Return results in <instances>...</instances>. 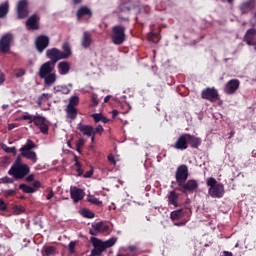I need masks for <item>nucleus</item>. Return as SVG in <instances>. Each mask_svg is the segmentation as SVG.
<instances>
[{
    "label": "nucleus",
    "instance_id": "nucleus-1",
    "mask_svg": "<svg viewBox=\"0 0 256 256\" xmlns=\"http://www.w3.org/2000/svg\"><path fill=\"white\" fill-rule=\"evenodd\" d=\"M35 147H37V145H35L31 139H28L26 144L20 148L21 155L17 156L11 167H21L22 165H25L21 162V156L33 163H37V153L35 151H31L32 149H35Z\"/></svg>",
    "mask_w": 256,
    "mask_h": 256
},
{
    "label": "nucleus",
    "instance_id": "nucleus-2",
    "mask_svg": "<svg viewBox=\"0 0 256 256\" xmlns=\"http://www.w3.org/2000/svg\"><path fill=\"white\" fill-rule=\"evenodd\" d=\"M206 185L210 187L208 193L213 199H221L225 195V186L222 183H218L215 178H208Z\"/></svg>",
    "mask_w": 256,
    "mask_h": 256
},
{
    "label": "nucleus",
    "instance_id": "nucleus-3",
    "mask_svg": "<svg viewBox=\"0 0 256 256\" xmlns=\"http://www.w3.org/2000/svg\"><path fill=\"white\" fill-rule=\"evenodd\" d=\"M127 26L123 24H118L112 27L111 41L114 45H123L127 40Z\"/></svg>",
    "mask_w": 256,
    "mask_h": 256
},
{
    "label": "nucleus",
    "instance_id": "nucleus-4",
    "mask_svg": "<svg viewBox=\"0 0 256 256\" xmlns=\"http://www.w3.org/2000/svg\"><path fill=\"white\" fill-rule=\"evenodd\" d=\"M29 173H31V168H29V165L27 164L11 167L8 171V175H12L15 181L25 179V177H27Z\"/></svg>",
    "mask_w": 256,
    "mask_h": 256
},
{
    "label": "nucleus",
    "instance_id": "nucleus-5",
    "mask_svg": "<svg viewBox=\"0 0 256 256\" xmlns=\"http://www.w3.org/2000/svg\"><path fill=\"white\" fill-rule=\"evenodd\" d=\"M198 188H199V183H197V180H193V179L178 184V191L184 194L195 193V191H197Z\"/></svg>",
    "mask_w": 256,
    "mask_h": 256
},
{
    "label": "nucleus",
    "instance_id": "nucleus-6",
    "mask_svg": "<svg viewBox=\"0 0 256 256\" xmlns=\"http://www.w3.org/2000/svg\"><path fill=\"white\" fill-rule=\"evenodd\" d=\"M13 42V34L8 33L1 37L0 39V53L2 55H7L11 51V43Z\"/></svg>",
    "mask_w": 256,
    "mask_h": 256
},
{
    "label": "nucleus",
    "instance_id": "nucleus-7",
    "mask_svg": "<svg viewBox=\"0 0 256 256\" xmlns=\"http://www.w3.org/2000/svg\"><path fill=\"white\" fill-rule=\"evenodd\" d=\"M176 183L179 185L180 183H185L187 179H189V168L185 164H181L177 167L175 173Z\"/></svg>",
    "mask_w": 256,
    "mask_h": 256
},
{
    "label": "nucleus",
    "instance_id": "nucleus-8",
    "mask_svg": "<svg viewBox=\"0 0 256 256\" xmlns=\"http://www.w3.org/2000/svg\"><path fill=\"white\" fill-rule=\"evenodd\" d=\"M201 97L210 103H215L219 99V91L215 87H207L202 90Z\"/></svg>",
    "mask_w": 256,
    "mask_h": 256
},
{
    "label": "nucleus",
    "instance_id": "nucleus-9",
    "mask_svg": "<svg viewBox=\"0 0 256 256\" xmlns=\"http://www.w3.org/2000/svg\"><path fill=\"white\" fill-rule=\"evenodd\" d=\"M32 123L36 127H39L43 135H49V125L47 124V118L43 116H33Z\"/></svg>",
    "mask_w": 256,
    "mask_h": 256
},
{
    "label": "nucleus",
    "instance_id": "nucleus-10",
    "mask_svg": "<svg viewBox=\"0 0 256 256\" xmlns=\"http://www.w3.org/2000/svg\"><path fill=\"white\" fill-rule=\"evenodd\" d=\"M255 8L256 0H245L238 6L241 15H249V13L255 11Z\"/></svg>",
    "mask_w": 256,
    "mask_h": 256
},
{
    "label": "nucleus",
    "instance_id": "nucleus-11",
    "mask_svg": "<svg viewBox=\"0 0 256 256\" xmlns=\"http://www.w3.org/2000/svg\"><path fill=\"white\" fill-rule=\"evenodd\" d=\"M49 43H50L49 36L39 35L35 39V48L38 51V53H43V51H45V49L49 47Z\"/></svg>",
    "mask_w": 256,
    "mask_h": 256
},
{
    "label": "nucleus",
    "instance_id": "nucleus-12",
    "mask_svg": "<svg viewBox=\"0 0 256 256\" xmlns=\"http://www.w3.org/2000/svg\"><path fill=\"white\" fill-rule=\"evenodd\" d=\"M46 57L50 59L48 62L52 63V65H57V62L63 59L61 50H59L58 48L48 49L46 51Z\"/></svg>",
    "mask_w": 256,
    "mask_h": 256
},
{
    "label": "nucleus",
    "instance_id": "nucleus-13",
    "mask_svg": "<svg viewBox=\"0 0 256 256\" xmlns=\"http://www.w3.org/2000/svg\"><path fill=\"white\" fill-rule=\"evenodd\" d=\"M109 231V225H105L103 222H97L92 224V228H90L89 233L93 237H97L99 233H107Z\"/></svg>",
    "mask_w": 256,
    "mask_h": 256
},
{
    "label": "nucleus",
    "instance_id": "nucleus-14",
    "mask_svg": "<svg viewBox=\"0 0 256 256\" xmlns=\"http://www.w3.org/2000/svg\"><path fill=\"white\" fill-rule=\"evenodd\" d=\"M183 217H191V208H182L175 211H172L170 214V219L172 221H179Z\"/></svg>",
    "mask_w": 256,
    "mask_h": 256
},
{
    "label": "nucleus",
    "instance_id": "nucleus-15",
    "mask_svg": "<svg viewBox=\"0 0 256 256\" xmlns=\"http://www.w3.org/2000/svg\"><path fill=\"white\" fill-rule=\"evenodd\" d=\"M239 85H241V82L239 80H229L224 87V93H226V95H235L237 89H239Z\"/></svg>",
    "mask_w": 256,
    "mask_h": 256
},
{
    "label": "nucleus",
    "instance_id": "nucleus-16",
    "mask_svg": "<svg viewBox=\"0 0 256 256\" xmlns=\"http://www.w3.org/2000/svg\"><path fill=\"white\" fill-rule=\"evenodd\" d=\"M27 0H20L17 4L18 19H26L29 17V8L27 7Z\"/></svg>",
    "mask_w": 256,
    "mask_h": 256
},
{
    "label": "nucleus",
    "instance_id": "nucleus-17",
    "mask_svg": "<svg viewBox=\"0 0 256 256\" xmlns=\"http://www.w3.org/2000/svg\"><path fill=\"white\" fill-rule=\"evenodd\" d=\"M70 197L74 203H79L85 197V192L83 189L77 188V186H72L70 187Z\"/></svg>",
    "mask_w": 256,
    "mask_h": 256
},
{
    "label": "nucleus",
    "instance_id": "nucleus-18",
    "mask_svg": "<svg viewBox=\"0 0 256 256\" xmlns=\"http://www.w3.org/2000/svg\"><path fill=\"white\" fill-rule=\"evenodd\" d=\"M55 69V64H52L51 62H45L44 64H42L40 66V69H39V72H38V75L40 77V79L42 77H45L46 75H49L51 73H53Z\"/></svg>",
    "mask_w": 256,
    "mask_h": 256
},
{
    "label": "nucleus",
    "instance_id": "nucleus-19",
    "mask_svg": "<svg viewBox=\"0 0 256 256\" xmlns=\"http://www.w3.org/2000/svg\"><path fill=\"white\" fill-rule=\"evenodd\" d=\"M39 20V16L37 14H33L26 21V27H28L30 31H37L39 29Z\"/></svg>",
    "mask_w": 256,
    "mask_h": 256
},
{
    "label": "nucleus",
    "instance_id": "nucleus-20",
    "mask_svg": "<svg viewBox=\"0 0 256 256\" xmlns=\"http://www.w3.org/2000/svg\"><path fill=\"white\" fill-rule=\"evenodd\" d=\"M189 145L187 142V133L182 134L174 144V149H178L179 151H185L188 149Z\"/></svg>",
    "mask_w": 256,
    "mask_h": 256
},
{
    "label": "nucleus",
    "instance_id": "nucleus-21",
    "mask_svg": "<svg viewBox=\"0 0 256 256\" xmlns=\"http://www.w3.org/2000/svg\"><path fill=\"white\" fill-rule=\"evenodd\" d=\"M187 143L192 149H199L201 147L202 140L200 137L186 133Z\"/></svg>",
    "mask_w": 256,
    "mask_h": 256
},
{
    "label": "nucleus",
    "instance_id": "nucleus-22",
    "mask_svg": "<svg viewBox=\"0 0 256 256\" xmlns=\"http://www.w3.org/2000/svg\"><path fill=\"white\" fill-rule=\"evenodd\" d=\"M92 44H93V38L90 32L85 31L82 35V41H81V45L83 49H89Z\"/></svg>",
    "mask_w": 256,
    "mask_h": 256
},
{
    "label": "nucleus",
    "instance_id": "nucleus-23",
    "mask_svg": "<svg viewBox=\"0 0 256 256\" xmlns=\"http://www.w3.org/2000/svg\"><path fill=\"white\" fill-rule=\"evenodd\" d=\"M62 49L61 55L62 59H69L73 55V51L71 50V44L69 42H64L62 44Z\"/></svg>",
    "mask_w": 256,
    "mask_h": 256
},
{
    "label": "nucleus",
    "instance_id": "nucleus-24",
    "mask_svg": "<svg viewBox=\"0 0 256 256\" xmlns=\"http://www.w3.org/2000/svg\"><path fill=\"white\" fill-rule=\"evenodd\" d=\"M78 130L86 137H91V135H93V126L91 125H85L80 123L78 124Z\"/></svg>",
    "mask_w": 256,
    "mask_h": 256
},
{
    "label": "nucleus",
    "instance_id": "nucleus-25",
    "mask_svg": "<svg viewBox=\"0 0 256 256\" xmlns=\"http://www.w3.org/2000/svg\"><path fill=\"white\" fill-rule=\"evenodd\" d=\"M179 193L175 192L174 190L169 192L168 195V203L169 205H173L174 207H179Z\"/></svg>",
    "mask_w": 256,
    "mask_h": 256
},
{
    "label": "nucleus",
    "instance_id": "nucleus-26",
    "mask_svg": "<svg viewBox=\"0 0 256 256\" xmlns=\"http://www.w3.org/2000/svg\"><path fill=\"white\" fill-rule=\"evenodd\" d=\"M133 9H135L133 3L131 1H127L119 6V13H126V15H129V13H131V10Z\"/></svg>",
    "mask_w": 256,
    "mask_h": 256
},
{
    "label": "nucleus",
    "instance_id": "nucleus-27",
    "mask_svg": "<svg viewBox=\"0 0 256 256\" xmlns=\"http://www.w3.org/2000/svg\"><path fill=\"white\" fill-rule=\"evenodd\" d=\"M40 79L44 80L45 87H51L57 81V74L55 72H52L51 74H47L45 77H42Z\"/></svg>",
    "mask_w": 256,
    "mask_h": 256
},
{
    "label": "nucleus",
    "instance_id": "nucleus-28",
    "mask_svg": "<svg viewBox=\"0 0 256 256\" xmlns=\"http://www.w3.org/2000/svg\"><path fill=\"white\" fill-rule=\"evenodd\" d=\"M255 35H256V29L255 28L248 29L246 31L245 36H244V41L248 45H253V39H255Z\"/></svg>",
    "mask_w": 256,
    "mask_h": 256
},
{
    "label": "nucleus",
    "instance_id": "nucleus-29",
    "mask_svg": "<svg viewBox=\"0 0 256 256\" xmlns=\"http://www.w3.org/2000/svg\"><path fill=\"white\" fill-rule=\"evenodd\" d=\"M85 15L91 17V15H93V12L91 11V9H89V7L82 6L80 7V9L77 10L76 17L77 19H81L82 17H85Z\"/></svg>",
    "mask_w": 256,
    "mask_h": 256
},
{
    "label": "nucleus",
    "instance_id": "nucleus-30",
    "mask_svg": "<svg viewBox=\"0 0 256 256\" xmlns=\"http://www.w3.org/2000/svg\"><path fill=\"white\" fill-rule=\"evenodd\" d=\"M58 70L60 75H67L71 71V65L67 61L60 62L58 64Z\"/></svg>",
    "mask_w": 256,
    "mask_h": 256
},
{
    "label": "nucleus",
    "instance_id": "nucleus-31",
    "mask_svg": "<svg viewBox=\"0 0 256 256\" xmlns=\"http://www.w3.org/2000/svg\"><path fill=\"white\" fill-rule=\"evenodd\" d=\"M90 242H91L92 246L94 247V249H98L102 252L105 251V246L101 239H99L97 237H91Z\"/></svg>",
    "mask_w": 256,
    "mask_h": 256
},
{
    "label": "nucleus",
    "instance_id": "nucleus-32",
    "mask_svg": "<svg viewBox=\"0 0 256 256\" xmlns=\"http://www.w3.org/2000/svg\"><path fill=\"white\" fill-rule=\"evenodd\" d=\"M65 111L67 114V119H70L71 121H75V119H77V113H78L77 108L67 106Z\"/></svg>",
    "mask_w": 256,
    "mask_h": 256
},
{
    "label": "nucleus",
    "instance_id": "nucleus-33",
    "mask_svg": "<svg viewBox=\"0 0 256 256\" xmlns=\"http://www.w3.org/2000/svg\"><path fill=\"white\" fill-rule=\"evenodd\" d=\"M54 93H62V95H69L71 93V89L66 85H58L53 88Z\"/></svg>",
    "mask_w": 256,
    "mask_h": 256
},
{
    "label": "nucleus",
    "instance_id": "nucleus-34",
    "mask_svg": "<svg viewBox=\"0 0 256 256\" xmlns=\"http://www.w3.org/2000/svg\"><path fill=\"white\" fill-rule=\"evenodd\" d=\"M57 253V249L55 246H44L42 250V255L43 256H51L55 255Z\"/></svg>",
    "mask_w": 256,
    "mask_h": 256
},
{
    "label": "nucleus",
    "instance_id": "nucleus-35",
    "mask_svg": "<svg viewBox=\"0 0 256 256\" xmlns=\"http://www.w3.org/2000/svg\"><path fill=\"white\" fill-rule=\"evenodd\" d=\"M7 13H9V3L5 2L0 5V19H3Z\"/></svg>",
    "mask_w": 256,
    "mask_h": 256
},
{
    "label": "nucleus",
    "instance_id": "nucleus-36",
    "mask_svg": "<svg viewBox=\"0 0 256 256\" xmlns=\"http://www.w3.org/2000/svg\"><path fill=\"white\" fill-rule=\"evenodd\" d=\"M87 201L88 203L96 205L97 207H99V205H103V201H100L97 197L91 194L87 196Z\"/></svg>",
    "mask_w": 256,
    "mask_h": 256
},
{
    "label": "nucleus",
    "instance_id": "nucleus-37",
    "mask_svg": "<svg viewBox=\"0 0 256 256\" xmlns=\"http://www.w3.org/2000/svg\"><path fill=\"white\" fill-rule=\"evenodd\" d=\"M80 214L82 215V217H85V219H94L95 218V213L86 208L82 209L80 211Z\"/></svg>",
    "mask_w": 256,
    "mask_h": 256
},
{
    "label": "nucleus",
    "instance_id": "nucleus-38",
    "mask_svg": "<svg viewBox=\"0 0 256 256\" xmlns=\"http://www.w3.org/2000/svg\"><path fill=\"white\" fill-rule=\"evenodd\" d=\"M51 99V96L48 93H43L40 95L36 101L37 105H43V103H47Z\"/></svg>",
    "mask_w": 256,
    "mask_h": 256
},
{
    "label": "nucleus",
    "instance_id": "nucleus-39",
    "mask_svg": "<svg viewBox=\"0 0 256 256\" xmlns=\"http://www.w3.org/2000/svg\"><path fill=\"white\" fill-rule=\"evenodd\" d=\"M20 191H23V193H35L36 189L28 186L27 184H20L19 185Z\"/></svg>",
    "mask_w": 256,
    "mask_h": 256
},
{
    "label": "nucleus",
    "instance_id": "nucleus-40",
    "mask_svg": "<svg viewBox=\"0 0 256 256\" xmlns=\"http://www.w3.org/2000/svg\"><path fill=\"white\" fill-rule=\"evenodd\" d=\"M117 243V238L112 237L106 241H103V245H104V249H109L111 247H113V245H115Z\"/></svg>",
    "mask_w": 256,
    "mask_h": 256
},
{
    "label": "nucleus",
    "instance_id": "nucleus-41",
    "mask_svg": "<svg viewBox=\"0 0 256 256\" xmlns=\"http://www.w3.org/2000/svg\"><path fill=\"white\" fill-rule=\"evenodd\" d=\"M77 105H79V96L70 97L67 107H77Z\"/></svg>",
    "mask_w": 256,
    "mask_h": 256
},
{
    "label": "nucleus",
    "instance_id": "nucleus-42",
    "mask_svg": "<svg viewBox=\"0 0 256 256\" xmlns=\"http://www.w3.org/2000/svg\"><path fill=\"white\" fill-rule=\"evenodd\" d=\"M3 151L5 153H12L13 155H17V148L15 147H8L7 145H2Z\"/></svg>",
    "mask_w": 256,
    "mask_h": 256
},
{
    "label": "nucleus",
    "instance_id": "nucleus-43",
    "mask_svg": "<svg viewBox=\"0 0 256 256\" xmlns=\"http://www.w3.org/2000/svg\"><path fill=\"white\" fill-rule=\"evenodd\" d=\"M15 179L9 178V176H4L0 178V184L8 185L14 183Z\"/></svg>",
    "mask_w": 256,
    "mask_h": 256
},
{
    "label": "nucleus",
    "instance_id": "nucleus-44",
    "mask_svg": "<svg viewBox=\"0 0 256 256\" xmlns=\"http://www.w3.org/2000/svg\"><path fill=\"white\" fill-rule=\"evenodd\" d=\"M118 19H119L120 23H127V25H129V22L131 21L129 19V17L123 16V13H121V12H119V14H118Z\"/></svg>",
    "mask_w": 256,
    "mask_h": 256
},
{
    "label": "nucleus",
    "instance_id": "nucleus-45",
    "mask_svg": "<svg viewBox=\"0 0 256 256\" xmlns=\"http://www.w3.org/2000/svg\"><path fill=\"white\" fill-rule=\"evenodd\" d=\"M103 131H105L103 126L98 125L96 128H93L92 135H101L103 133Z\"/></svg>",
    "mask_w": 256,
    "mask_h": 256
},
{
    "label": "nucleus",
    "instance_id": "nucleus-46",
    "mask_svg": "<svg viewBox=\"0 0 256 256\" xmlns=\"http://www.w3.org/2000/svg\"><path fill=\"white\" fill-rule=\"evenodd\" d=\"M16 193H17L16 189L5 190L4 197H6V199H9V197H13V195H15Z\"/></svg>",
    "mask_w": 256,
    "mask_h": 256
},
{
    "label": "nucleus",
    "instance_id": "nucleus-47",
    "mask_svg": "<svg viewBox=\"0 0 256 256\" xmlns=\"http://www.w3.org/2000/svg\"><path fill=\"white\" fill-rule=\"evenodd\" d=\"M92 118L94 119V123H99V121H102L103 114L102 113H94L92 114Z\"/></svg>",
    "mask_w": 256,
    "mask_h": 256
},
{
    "label": "nucleus",
    "instance_id": "nucleus-48",
    "mask_svg": "<svg viewBox=\"0 0 256 256\" xmlns=\"http://www.w3.org/2000/svg\"><path fill=\"white\" fill-rule=\"evenodd\" d=\"M99 105V97L96 94L92 95V103L90 107H97Z\"/></svg>",
    "mask_w": 256,
    "mask_h": 256
},
{
    "label": "nucleus",
    "instance_id": "nucleus-49",
    "mask_svg": "<svg viewBox=\"0 0 256 256\" xmlns=\"http://www.w3.org/2000/svg\"><path fill=\"white\" fill-rule=\"evenodd\" d=\"M24 211H25V207L21 205L14 206V212H16L17 215H19L20 213H24Z\"/></svg>",
    "mask_w": 256,
    "mask_h": 256
},
{
    "label": "nucleus",
    "instance_id": "nucleus-50",
    "mask_svg": "<svg viewBox=\"0 0 256 256\" xmlns=\"http://www.w3.org/2000/svg\"><path fill=\"white\" fill-rule=\"evenodd\" d=\"M75 167H76V171H77L79 177H81V175H83V173H84V171L81 169V162L76 161Z\"/></svg>",
    "mask_w": 256,
    "mask_h": 256
},
{
    "label": "nucleus",
    "instance_id": "nucleus-51",
    "mask_svg": "<svg viewBox=\"0 0 256 256\" xmlns=\"http://www.w3.org/2000/svg\"><path fill=\"white\" fill-rule=\"evenodd\" d=\"M33 117L31 114H26L21 117L23 121H28L29 124L33 123Z\"/></svg>",
    "mask_w": 256,
    "mask_h": 256
},
{
    "label": "nucleus",
    "instance_id": "nucleus-52",
    "mask_svg": "<svg viewBox=\"0 0 256 256\" xmlns=\"http://www.w3.org/2000/svg\"><path fill=\"white\" fill-rule=\"evenodd\" d=\"M103 254V251L102 250H99L97 248H93L91 250V254L90 256H101Z\"/></svg>",
    "mask_w": 256,
    "mask_h": 256
},
{
    "label": "nucleus",
    "instance_id": "nucleus-53",
    "mask_svg": "<svg viewBox=\"0 0 256 256\" xmlns=\"http://www.w3.org/2000/svg\"><path fill=\"white\" fill-rule=\"evenodd\" d=\"M75 245H77V242L71 241L68 246L69 253H75Z\"/></svg>",
    "mask_w": 256,
    "mask_h": 256
},
{
    "label": "nucleus",
    "instance_id": "nucleus-54",
    "mask_svg": "<svg viewBox=\"0 0 256 256\" xmlns=\"http://www.w3.org/2000/svg\"><path fill=\"white\" fill-rule=\"evenodd\" d=\"M0 211H7V203L3 199H0Z\"/></svg>",
    "mask_w": 256,
    "mask_h": 256
},
{
    "label": "nucleus",
    "instance_id": "nucleus-55",
    "mask_svg": "<svg viewBox=\"0 0 256 256\" xmlns=\"http://www.w3.org/2000/svg\"><path fill=\"white\" fill-rule=\"evenodd\" d=\"M108 161L111 165H117V161H115V156H113V154L108 155Z\"/></svg>",
    "mask_w": 256,
    "mask_h": 256
},
{
    "label": "nucleus",
    "instance_id": "nucleus-56",
    "mask_svg": "<svg viewBox=\"0 0 256 256\" xmlns=\"http://www.w3.org/2000/svg\"><path fill=\"white\" fill-rule=\"evenodd\" d=\"M85 145V139L79 138L78 141L76 142V147H84Z\"/></svg>",
    "mask_w": 256,
    "mask_h": 256
},
{
    "label": "nucleus",
    "instance_id": "nucleus-57",
    "mask_svg": "<svg viewBox=\"0 0 256 256\" xmlns=\"http://www.w3.org/2000/svg\"><path fill=\"white\" fill-rule=\"evenodd\" d=\"M90 177H93V170H89L84 174L85 179H89Z\"/></svg>",
    "mask_w": 256,
    "mask_h": 256
},
{
    "label": "nucleus",
    "instance_id": "nucleus-58",
    "mask_svg": "<svg viewBox=\"0 0 256 256\" xmlns=\"http://www.w3.org/2000/svg\"><path fill=\"white\" fill-rule=\"evenodd\" d=\"M34 180H35V175H33V174H30V175H28V176L26 177L27 183H31V182L34 181Z\"/></svg>",
    "mask_w": 256,
    "mask_h": 256
},
{
    "label": "nucleus",
    "instance_id": "nucleus-59",
    "mask_svg": "<svg viewBox=\"0 0 256 256\" xmlns=\"http://www.w3.org/2000/svg\"><path fill=\"white\" fill-rule=\"evenodd\" d=\"M53 197H55V193L53 192V190H50V192L46 196V199L50 201V199H53Z\"/></svg>",
    "mask_w": 256,
    "mask_h": 256
},
{
    "label": "nucleus",
    "instance_id": "nucleus-60",
    "mask_svg": "<svg viewBox=\"0 0 256 256\" xmlns=\"http://www.w3.org/2000/svg\"><path fill=\"white\" fill-rule=\"evenodd\" d=\"M187 221H189V220L177 222V223H175V225H176V227H183V226L187 225Z\"/></svg>",
    "mask_w": 256,
    "mask_h": 256
},
{
    "label": "nucleus",
    "instance_id": "nucleus-61",
    "mask_svg": "<svg viewBox=\"0 0 256 256\" xmlns=\"http://www.w3.org/2000/svg\"><path fill=\"white\" fill-rule=\"evenodd\" d=\"M32 186L35 188V189H39V187H41V182H39L38 180L34 181Z\"/></svg>",
    "mask_w": 256,
    "mask_h": 256
},
{
    "label": "nucleus",
    "instance_id": "nucleus-62",
    "mask_svg": "<svg viewBox=\"0 0 256 256\" xmlns=\"http://www.w3.org/2000/svg\"><path fill=\"white\" fill-rule=\"evenodd\" d=\"M117 115H119V111H117V110H112V117H113V119H115L116 117H117Z\"/></svg>",
    "mask_w": 256,
    "mask_h": 256
},
{
    "label": "nucleus",
    "instance_id": "nucleus-63",
    "mask_svg": "<svg viewBox=\"0 0 256 256\" xmlns=\"http://www.w3.org/2000/svg\"><path fill=\"white\" fill-rule=\"evenodd\" d=\"M117 256H135V254H133V253H127V254L119 253V254H117Z\"/></svg>",
    "mask_w": 256,
    "mask_h": 256
},
{
    "label": "nucleus",
    "instance_id": "nucleus-64",
    "mask_svg": "<svg viewBox=\"0 0 256 256\" xmlns=\"http://www.w3.org/2000/svg\"><path fill=\"white\" fill-rule=\"evenodd\" d=\"M224 256H233V253L229 251H224Z\"/></svg>",
    "mask_w": 256,
    "mask_h": 256
}]
</instances>
